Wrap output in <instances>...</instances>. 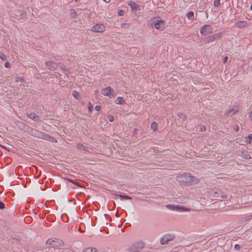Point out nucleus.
Instances as JSON below:
<instances>
[{"mask_svg": "<svg viewBox=\"0 0 252 252\" xmlns=\"http://www.w3.org/2000/svg\"><path fill=\"white\" fill-rule=\"evenodd\" d=\"M95 110L97 111H98L100 110V106H98V105H96L95 106V108H94Z\"/></svg>", "mask_w": 252, "mask_h": 252, "instance_id": "38", "label": "nucleus"}, {"mask_svg": "<svg viewBox=\"0 0 252 252\" xmlns=\"http://www.w3.org/2000/svg\"><path fill=\"white\" fill-rule=\"evenodd\" d=\"M49 252L47 251H45V252Z\"/></svg>", "mask_w": 252, "mask_h": 252, "instance_id": "48", "label": "nucleus"}, {"mask_svg": "<svg viewBox=\"0 0 252 252\" xmlns=\"http://www.w3.org/2000/svg\"><path fill=\"white\" fill-rule=\"evenodd\" d=\"M46 244L51 246L52 248H55L62 246L63 245L64 243L63 241L57 238H55L54 240L48 239L46 241Z\"/></svg>", "mask_w": 252, "mask_h": 252, "instance_id": "4", "label": "nucleus"}, {"mask_svg": "<svg viewBox=\"0 0 252 252\" xmlns=\"http://www.w3.org/2000/svg\"><path fill=\"white\" fill-rule=\"evenodd\" d=\"M76 148L79 150L83 151H86L87 150V147L85 145L80 143L76 145Z\"/></svg>", "mask_w": 252, "mask_h": 252, "instance_id": "19", "label": "nucleus"}, {"mask_svg": "<svg viewBox=\"0 0 252 252\" xmlns=\"http://www.w3.org/2000/svg\"><path fill=\"white\" fill-rule=\"evenodd\" d=\"M114 195L116 197H120L122 200H123V199H126V200H130V199H132V197L129 196H128V195H122V194H117V193H115L114 194Z\"/></svg>", "mask_w": 252, "mask_h": 252, "instance_id": "17", "label": "nucleus"}, {"mask_svg": "<svg viewBox=\"0 0 252 252\" xmlns=\"http://www.w3.org/2000/svg\"><path fill=\"white\" fill-rule=\"evenodd\" d=\"M109 121H110V122H113V121L114 120V117H113V116H109Z\"/></svg>", "mask_w": 252, "mask_h": 252, "instance_id": "39", "label": "nucleus"}, {"mask_svg": "<svg viewBox=\"0 0 252 252\" xmlns=\"http://www.w3.org/2000/svg\"><path fill=\"white\" fill-rule=\"evenodd\" d=\"M116 216L117 217H118V214H117L116 215Z\"/></svg>", "mask_w": 252, "mask_h": 252, "instance_id": "49", "label": "nucleus"}, {"mask_svg": "<svg viewBox=\"0 0 252 252\" xmlns=\"http://www.w3.org/2000/svg\"><path fill=\"white\" fill-rule=\"evenodd\" d=\"M158 127L157 123L156 122H153L151 125V128L153 130L155 131L157 130Z\"/></svg>", "mask_w": 252, "mask_h": 252, "instance_id": "22", "label": "nucleus"}, {"mask_svg": "<svg viewBox=\"0 0 252 252\" xmlns=\"http://www.w3.org/2000/svg\"><path fill=\"white\" fill-rule=\"evenodd\" d=\"M88 110L90 112H92V111H93V104H92L91 102H89L88 103Z\"/></svg>", "mask_w": 252, "mask_h": 252, "instance_id": "27", "label": "nucleus"}, {"mask_svg": "<svg viewBox=\"0 0 252 252\" xmlns=\"http://www.w3.org/2000/svg\"><path fill=\"white\" fill-rule=\"evenodd\" d=\"M236 27L239 28H242L248 26V22L244 21H238L235 23Z\"/></svg>", "mask_w": 252, "mask_h": 252, "instance_id": "14", "label": "nucleus"}, {"mask_svg": "<svg viewBox=\"0 0 252 252\" xmlns=\"http://www.w3.org/2000/svg\"><path fill=\"white\" fill-rule=\"evenodd\" d=\"M234 248H235V250H236L237 251H239L241 249V246L239 244H236L234 246Z\"/></svg>", "mask_w": 252, "mask_h": 252, "instance_id": "32", "label": "nucleus"}, {"mask_svg": "<svg viewBox=\"0 0 252 252\" xmlns=\"http://www.w3.org/2000/svg\"><path fill=\"white\" fill-rule=\"evenodd\" d=\"M2 147L3 148L5 149H6V148H5V147L2 146Z\"/></svg>", "mask_w": 252, "mask_h": 252, "instance_id": "45", "label": "nucleus"}, {"mask_svg": "<svg viewBox=\"0 0 252 252\" xmlns=\"http://www.w3.org/2000/svg\"><path fill=\"white\" fill-rule=\"evenodd\" d=\"M145 244L142 242L135 243L128 247L127 251L129 252H139L144 247Z\"/></svg>", "mask_w": 252, "mask_h": 252, "instance_id": "3", "label": "nucleus"}, {"mask_svg": "<svg viewBox=\"0 0 252 252\" xmlns=\"http://www.w3.org/2000/svg\"><path fill=\"white\" fill-rule=\"evenodd\" d=\"M102 93L104 95L109 96V97H114L116 95L115 91L110 87L103 89L102 90Z\"/></svg>", "mask_w": 252, "mask_h": 252, "instance_id": "7", "label": "nucleus"}, {"mask_svg": "<svg viewBox=\"0 0 252 252\" xmlns=\"http://www.w3.org/2000/svg\"><path fill=\"white\" fill-rule=\"evenodd\" d=\"M174 238V236L172 235H165L163 236L160 239V243L162 245L167 244V243Z\"/></svg>", "mask_w": 252, "mask_h": 252, "instance_id": "11", "label": "nucleus"}, {"mask_svg": "<svg viewBox=\"0 0 252 252\" xmlns=\"http://www.w3.org/2000/svg\"><path fill=\"white\" fill-rule=\"evenodd\" d=\"M57 64L63 70V71L66 70V66L63 63H57Z\"/></svg>", "mask_w": 252, "mask_h": 252, "instance_id": "26", "label": "nucleus"}, {"mask_svg": "<svg viewBox=\"0 0 252 252\" xmlns=\"http://www.w3.org/2000/svg\"><path fill=\"white\" fill-rule=\"evenodd\" d=\"M187 17L189 20H192L194 19V13L193 11H189L187 14Z\"/></svg>", "mask_w": 252, "mask_h": 252, "instance_id": "20", "label": "nucleus"}, {"mask_svg": "<svg viewBox=\"0 0 252 252\" xmlns=\"http://www.w3.org/2000/svg\"><path fill=\"white\" fill-rule=\"evenodd\" d=\"M197 178L189 173H184L177 176V180L185 183H191L196 182Z\"/></svg>", "mask_w": 252, "mask_h": 252, "instance_id": "2", "label": "nucleus"}, {"mask_svg": "<svg viewBox=\"0 0 252 252\" xmlns=\"http://www.w3.org/2000/svg\"><path fill=\"white\" fill-rule=\"evenodd\" d=\"M249 157L248 158H251V157H250V155H249Z\"/></svg>", "mask_w": 252, "mask_h": 252, "instance_id": "47", "label": "nucleus"}, {"mask_svg": "<svg viewBox=\"0 0 252 252\" xmlns=\"http://www.w3.org/2000/svg\"><path fill=\"white\" fill-rule=\"evenodd\" d=\"M124 12H124V10H121L120 11H119L118 12V15H119V16H123V15H124Z\"/></svg>", "mask_w": 252, "mask_h": 252, "instance_id": "36", "label": "nucleus"}, {"mask_svg": "<svg viewBox=\"0 0 252 252\" xmlns=\"http://www.w3.org/2000/svg\"><path fill=\"white\" fill-rule=\"evenodd\" d=\"M70 15L72 18H75L77 16L76 11L74 9H70Z\"/></svg>", "mask_w": 252, "mask_h": 252, "instance_id": "25", "label": "nucleus"}, {"mask_svg": "<svg viewBox=\"0 0 252 252\" xmlns=\"http://www.w3.org/2000/svg\"><path fill=\"white\" fill-rule=\"evenodd\" d=\"M91 30L95 32H102L105 30V27L103 24H97L93 26Z\"/></svg>", "mask_w": 252, "mask_h": 252, "instance_id": "9", "label": "nucleus"}, {"mask_svg": "<svg viewBox=\"0 0 252 252\" xmlns=\"http://www.w3.org/2000/svg\"><path fill=\"white\" fill-rule=\"evenodd\" d=\"M115 103L117 104H122L124 102V100L123 97H118L115 101Z\"/></svg>", "mask_w": 252, "mask_h": 252, "instance_id": "21", "label": "nucleus"}, {"mask_svg": "<svg viewBox=\"0 0 252 252\" xmlns=\"http://www.w3.org/2000/svg\"><path fill=\"white\" fill-rule=\"evenodd\" d=\"M84 252H96V249L94 248H88L84 249Z\"/></svg>", "mask_w": 252, "mask_h": 252, "instance_id": "24", "label": "nucleus"}, {"mask_svg": "<svg viewBox=\"0 0 252 252\" xmlns=\"http://www.w3.org/2000/svg\"><path fill=\"white\" fill-rule=\"evenodd\" d=\"M4 66L5 67H9L10 66V64L8 62H6L4 64Z\"/></svg>", "mask_w": 252, "mask_h": 252, "instance_id": "40", "label": "nucleus"}, {"mask_svg": "<svg viewBox=\"0 0 252 252\" xmlns=\"http://www.w3.org/2000/svg\"><path fill=\"white\" fill-rule=\"evenodd\" d=\"M28 117H29L31 119L34 121H40V117L34 113H31L28 115Z\"/></svg>", "mask_w": 252, "mask_h": 252, "instance_id": "16", "label": "nucleus"}, {"mask_svg": "<svg viewBox=\"0 0 252 252\" xmlns=\"http://www.w3.org/2000/svg\"><path fill=\"white\" fill-rule=\"evenodd\" d=\"M29 133L32 136L38 138L49 141L52 142L56 143L57 142V140L54 137L36 129L31 128L29 130Z\"/></svg>", "mask_w": 252, "mask_h": 252, "instance_id": "1", "label": "nucleus"}, {"mask_svg": "<svg viewBox=\"0 0 252 252\" xmlns=\"http://www.w3.org/2000/svg\"><path fill=\"white\" fill-rule=\"evenodd\" d=\"M251 8V9L252 10V4H251V8Z\"/></svg>", "mask_w": 252, "mask_h": 252, "instance_id": "44", "label": "nucleus"}, {"mask_svg": "<svg viewBox=\"0 0 252 252\" xmlns=\"http://www.w3.org/2000/svg\"><path fill=\"white\" fill-rule=\"evenodd\" d=\"M214 5L216 7H218L220 5V0H214Z\"/></svg>", "mask_w": 252, "mask_h": 252, "instance_id": "28", "label": "nucleus"}, {"mask_svg": "<svg viewBox=\"0 0 252 252\" xmlns=\"http://www.w3.org/2000/svg\"><path fill=\"white\" fill-rule=\"evenodd\" d=\"M228 60V57L227 56L225 57L223 59V63H226L227 61Z\"/></svg>", "mask_w": 252, "mask_h": 252, "instance_id": "41", "label": "nucleus"}, {"mask_svg": "<svg viewBox=\"0 0 252 252\" xmlns=\"http://www.w3.org/2000/svg\"><path fill=\"white\" fill-rule=\"evenodd\" d=\"M4 207H5V205H4V204L3 203V202L0 201V209H3L4 208Z\"/></svg>", "mask_w": 252, "mask_h": 252, "instance_id": "34", "label": "nucleus"}, {"mask_svg": "<svg viewBox=\"0 0 252 252\" xmlns=\"http://www.w3.org/2000/svg\"><path fill=\"white\" fill-rule=\"evenodd\" d=\"M72 95L75 98H76L77 99H79V93L77 91H76L75 90L73 91L72 92Z\"/></svg>", "mask_w": 252, "mask_h": 252, "instance_id": "23", "label": "nucleus"}, {"mask_svg": "<svg viewBox=\"0 0 252 252\" xmlns=\"http://www.w3.org/2000/svg\"><path fill=\"white\" fill-rule=\"evenodd\" d=\"M75 1L77 2L79 1V0H75Z\"/></svg>", "mask_w": 252, "mask_h": 252, "instance_id": "46", "label": "nucleus"}, {"mask_svg": "<svg viewBox=\"0 0 252 252\" xmlns=\"http://www.w3.org/2000/svg\"><path fill=\"white\" fill-rule=\"evenodd\" d=\"M233 129H234V130L235 131L237 132V131H239V127L238 126H237V125H235V126H234V127H233Z\"/></svg>", "mask_w": 252, "mask_h": 252, "instance_id": "35", "label": "nucleus"}, {"mask_svg": "<svg viewBox=\"0 0 252 252\" xmlns=\"http://www.w3.org/2000/svg\"><path fill=\"white\" fill-rule=\"evenodd\" d=\"M0 58L2 61L5 60H6L5 55L2 53H0Z\"/></svg>", "mask_w": 252, "mask_h": 252, "instance_id": "30", "label": "nucleus"}, {"mask_svg": "<svg viewBox=\"0 0 252 252\" xmlns=\"http://www.w3.org/2000/svg\"><path fill=\"white\" fill-rule=\"evenodd\" d=\"M248 138L249 139L248 141L246 140L247 143L250 144L251 143V140H252V134H249L248 136Z\"/></svg>", "mask_w": 252, "mask_h": 252, "instance_id": "31", "label": "nucleus"}, {"mask_svg": "<svg viewBox=\"0 0 252 252\" xmlns=\"http://www.w3.org/2000/svg\"><path fill=\"white\" fill-rule=\"evenodd\" d=\"M165 21L158 18H154L152 24H154L157 30H160L164 25Z\"/></svg>", "mask_w": 252, "mask_h": 252, "instance_id": "8", "label": "nucleus"}, {"mask_svg": "<svg viewBox=\"0 0 252 252\" xmlns=\"http://www.w3.org/2000/svg\"><path fill=\"white\" fill-rule=\"evenodd\" d=\"M214 197L216 198L217 200H220L221 199H226L227 197V195L223 193L221 191L218 192H215Z\"/></svg>", "mask_w": 252, "mask_h": 252, "instance_id": "13", "label": "nucleus"}, {"mask_svg": "<svg viewBox=\"0 0 252 252\" xmlns=\"http://www.w3.org/2000/svg\"><path fill=\"white\" fill-rule=\"evenodd\" d=\"M19 126H21L24 125V124L22 122H19Z\"/></svg>", "mask_w": 252, "mask_h": 252, "instance_id": "42", "label": "nucleus"}, {"mask_svg": "<svg viewBox=\"0 0 252 252\" xmlns=\"http://www.w3.org/2000/svg\"><path fill=\"white\" fill-rule=\"evenodd\" d=\"M212 28L210 25H205L200 29V33L203 35H206L207 34L212 32Z\"/></svg>", "mask_w": 252, "mask_h": 252, "instance_id": "10", "label": "nucleus"}, {"mask_svg": "<svg viewBox=\"0 0 252 252\" xmlns=\"http://www.w3.org/2000/svg\"><path fill=\"white\" fill-rule=\"evenodd\" d=\"M200 130L201 131H204L206 130V127L204 126H201L200 127Z\"/></svg>", "mask_w": 252, "mask_h": 252, "instance_id": "37", "label": "nucleus"}, {"mask_svg": "<svg viewBox=\"0 0 252 252\" xmlns=\"http://www.w3.org/2000/svg\"><path fill=\"white\" fill-rule=\"evenodd\" d=\"M45 68L48 69L53 70L55 69L57 66V63L54 62H46L45 63Z\"/></svg>", "mask_w": 252, "mask_h": 252, "instance_id": "12", "label": "nucleus"}, {"mask_svg": "<svg viewBox=\"0 0 252 252\" xmlns=\"http://www.w3.org/2000/svg\"><path fill=\"white\" fill-rule=\"evenodd\" d=\"M127 4L133 10L137 11L138 10V5L135 3V2L130 0L128 2Z\"/></svg>", "mask_w": 252, "mask_h": 252, "instance_id": "15", "label": "nucleus"}, {"mask_svg": "<svg viewBox=\"0 0 252 252\" xmlns=\"http://www.w3.org/2000/svg\"><path fill=\"white\" fill-rule=\"evenodd\" d=\"M166 208L169 210L179 211V212H189L190 211V209L180 206L167 205Z\"/></svg>", "mask_w": 252, "mask_h": 252, "instance_id": "5", "label": "nucleus"}, {"mask_svg": "<svg viewBox=\"0 0 252 252\" xmlns=\"http://www.w3.org/2000/svg\"><path fill=\"white\" fill-rule=\"evenodd\" d=\"M238 111V108L237 107H234L228 111V114L232 117Z\"/></svg>", "mask_w": 252, "mask_h": 252, "instance_id": "18", "label": "nucleus"}, {"mask_svg": "<svg viewBox=\"0 0 252 252\" xmlns=\"http://www.w3.org/2000/svg\"><path fill=\"white\" fill-rule=\"evenodd\" d=\"M249 117L252 118V111L250 113Z\"/></svg>", "mask_w": 252, "mask_h": 252, "instance_id": "43", "label": "nucleus"}, {"mask_svg": "<svg viewBox=\"0 0 252 252\" xmlns=\"http://www.w3.org/2000/svg\"><path fill=\"white\" fill-rule=\"evenodd\" d=\"M67 180L69 182H71V183L74 184L75 185H77V186H80V185L78 183L73 181V180H72L71 179H67Z\"/></svg>", "mask_w": 252, "mask_h": 252, "instance_id": "33", "label": "nucleus"}, {"mask_svg": "<svg viewBox=\"0 0 252 252\" xmlns=\"http://www.w3.org/2000/svg\"><path fill=\"white\" fill-rule=\"evenodd\" d=\"M16 82H23L24 81V79L21 77H17L15 79Z\"/></svg>", "mask_w": 252, "mask_h": 252, "instance_id": "29", "label": "nucleus"}, {"mask_svg": "<svg viewBox=\"0 0 252 252\" xmlns=\"http://www.w3.org/2000/svg\"><path fill=\"white\" fill-rule=\"evenodd\" d=\"M220 33H215L214 34H213L212 35H210L205 37L203 40V42H204L205 44L209 43L210 42L214 41V40L220 39Z\"/></svg>", "mask_w": 252, "mask_h": 252, "instance_id": "6", "label": "nucleus"}]
</instances>
